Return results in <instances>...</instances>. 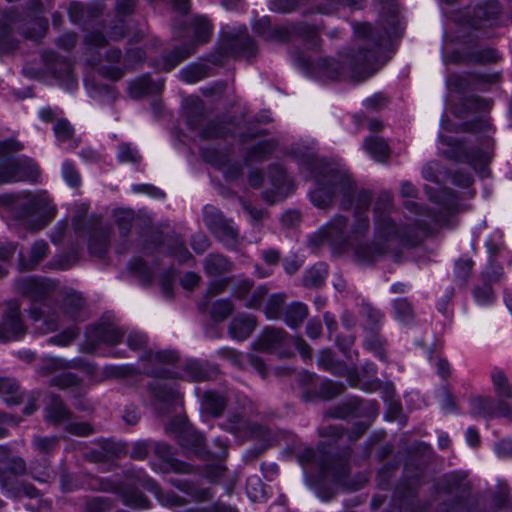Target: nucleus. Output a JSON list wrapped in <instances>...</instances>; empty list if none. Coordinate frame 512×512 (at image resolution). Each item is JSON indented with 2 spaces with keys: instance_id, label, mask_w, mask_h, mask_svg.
<instances>
[{
  "instance_id": "nucleus-56",
  "label": "nucleus",
  "mask_w": 512,
  "mask_h": 512,
  "mask_svg": "<svg viewBox=\"0 0 512 512\" xmlns=\"http://www.w3.org/2000/svg\"><path fill=\"white\" fill-rule=\"evenodd\" d=\"M87 61L91 64V65H99V73L101 75H103L104 77L106 78H109L111 80H118L120 79L123 74H124V71L121 70L120 68H117V67H109L107 65H104V64H100L99 60L97 58H88Z\"/></svg>"
},
{
  "instance_id": "nucleus-37",
  "label": "nucleus",
  "mask_w": 512,
  "mask_h": 512,
  "mask_svg": "<svg viewBox=\"0 0 512 512\" xmlns=\"http://www.w3.org/2000/svg\"><path fill=\"white\" fill-rule=\"evenodd\" d=\"M225 404V399L221 395L209 391L204 394L201 407L204 412L217 417L222 413Z\"/></svg>"
},
{
  "instance_id": "nucleus-48",
  "label": "nucleus",
  "mask_w": 512,
  "mask_h": 512,
  "mask_svg": "<svg viewBox=\"0 0 512 512\" xmlns=\"http://www.w3.org/2000/svg\"><path fill=\"white\" fill-rule=\"evenodd\" d=\"M194 35L197 43H205L208 41L212 27L204 16H197L193 20Z\"/></svg>"
},
{
  "instance_id": "nucleus-39",
  "label": "nucleus",
  "mask_w": 512,
  "mask_h": 512,
  "mask_svg": "<svg viewBox=\"0 0 512 512\" xmlns=\"http://www.w3.org/2000/svg\"><path fill=\"white\" fill-rule=\"evenodd\" d=\"M48 244L44 240L36 241L31 247L30 256L27 262L21 260V266L25 269H33L48 254Z\"/></svg>"
},
{
  "instance_id": "nucleus-47",
  "label": "nucleus",
  "mask_w": 512,
  "mask_h": 512,
  "mask_svg": "<svg viewBox=\"0 0 512 512\" xmlns=\"http://www.w3.org/2000/svg\"><path fill=\"white\" fill-rule=\"evenodd\" d=\"M318 365L326 371H330L334 374H343L346 370L344 365L334 360L333 354L330 350H323L320 352L318 357Z\"/></svg>"
},
{
  "instance_id": "nucleus-50",
  "label": "nucleus",
  "mask_w": 512,
  "mask_h": 512,
  "mask_svg": "<svg viewBox=\"0 0 512 512\" xmlns=\"http://www.w3.org/2000/svg\"><path fill=\"white\" fill-rule=\"evenodd\" d=\"M246 493L254 502L261 501L265 498L264 485L258 476H251L247 479Z\"/></svg>"
},
{
  "instance_id": "nucleus-43",
  "label": "nucleus",
  "mask_w": 512,
  "mask_h": 512,
  "mask_svg": "<svg viewBox=\"0 0 512 512\" xmlns=\"http://www.w3.org/2000/svg\"><path fill=\"white\" fill-rule=\"evenodd\" d=\"M276 147V143L272 140H262L255 143L247 154L249 161H262Z\"/></svg>"
},
{
  "instance_id": "nucleus-16",
  "label": "nucleus",
  "mask_w": 512,
  "mask_h": 512,
  "mask_svg": "<svg viewBox=\"0 0 512 512\" xmlns=\"http://www.w3.org/2000/svg\"><path fill=\"white\" fill-rule=\"evenodd\" d=\"M252 288V280L241 278L235 282L232 294L236 299L243 300L246 308L258 309L268 293V288L260 285L251 293Z\"/></svg>"
},
{
  "instance_id": "nucleus-20",
  "label": "nucleus",
  "mask_w": 512,
  "mask_h": 512,
  "mask_svg": "<svg viewBox=\"0 0 512 512\" xmlns=\"http://www.w3.org/2000/svg\"><path fill=\"white\" fill-rule=\"evenodd\" d=\"M149 390L156 403L164 407H171L180 402V395L174 380L156 378L149 384Z\"/></svg>"
},
{
  "instance_id": "nucleus-14",
  "label": "nucleus",
  "mask_w": 512,
  "mask_h": 512,
  "mask_svg": "<svg viewBox=\"0 0 512 512\" xmlns=\"http://www.w3.org/2000/svg\"><path fill=\"white\" fill-rule=\"evenodd\" d=\"M6 306L7 309L0 323V340L2 341L16 339L25 332L20 316V304L15 300H10Z\"/></svg>"
},
{
  "instance_id": "nucleus-52",
  "label": "nucleus",
  "mask_w": 512,
  "mask_h": 512,
  "mask_svg": "<svg viewBox=\"0 0 512 512\" xmlns=\"http://www.w3.org/2000/svg\"><path fill=\"white\" fill-rule=\"evenodd\" d=\"M426 192L427 194L429 195L430 199L435 202V203H439L440 205L443 206V208L446 210V211H451L455 208V205H456V196L454 195V193H452L450 190L448 189H442L440 192H439V195L438 196H434L431 194V191L429 188H426Z\"/></svg>"
},
{
  "instance_id": "nucleus-8",
  "label": "nucleus",
  "mask_w": 512,
  "mask_h": 512,
  "mask_svg": "<svg viewBox=\"0 0 512 512\" xmlns=\"http://www.w3.org/2000/svg\"><path fill=\"white\" fill-rule=\"evenodd\" d=\"M204 223L226 247L236 248L239 242L238 230L234 227L233 222L226 219L217 208L213 206L204 208Z\"/></svg>"
},
{
  "instance_id": "nucleus-30",
  "label": "nucleus",
  "mask_w": 512,
  "mask_h": 512,
  "mask_svg": "<svg viewBox=\"0 0 512 512\" xmlns=\"http://www.w3.org/2000/svg\"><path fill=\"white\" fill-rule=\"evenodd\" d=\"M201 309H206L215 322H223L234 311V304L230 299H219L208 306H201Z\"/></svg>"
},
{
  "instance_id": "nucleus-53",
  "label": "nucleus",
  "mask_w": 512,
  "mask_h": 512,
  "mask_svg": "<svg viewBox=\"0 0 512 512\" xmlns=\"http://www.w3.org/2000/svg\"><path fill=\"white\" fill-rule=\"evenodd\" d=\"M359 407L360 401L358 399H351L343 405L331 410L329 415L333 418H346L358 414Z\"/></svg>"
},
{
  "instance_id": "nucleus-15",
  "label": "nucleus",
  "mask_w": 512,
  "mask_h": 512,
  "mask_svg": "<svg viewBox=\"0 0 512 512\" xmlns=\"http://www.w3.org/2000/svg\"><path fill=\"white\" fill-rule=\"evenodd\" d=\"M123 335L124 333L113 323H100L91 326L86 331L87 347L85 351H93L99 343L117 344Z\"/></svg>"
},
{
  "instance_id": "nucleus-1",
  "label": "nucleus",
  "mask_w": 512,
  "mask_h": 512,
  "mask_svg": "<svg viewBox=\"0 0 512 512\" xmlns=\"http://www.w3.org/2000/svg\"><path fill=\"white\" fill-rule=\"evenodd\" d=\"M392 209V195L382 192L374 204V233L371 243H360L370 230L366 214L357 211L349 225L350 246H353L355 259L361 264H371L387 255L398 242L409 241L411 228L398 226L389 216Z\"/></svg>"
},
{
  "instance_id": "nucleus-25",
  "label": "nucleus",
  "mask_w": 512,
  "mask_h": 512,
  "mask_svg": "<svg viewBox=\"0 0 512 512\" xmlns=\"http://www.w3.org/2000/svg\"><path fill=\"white\" fill-rule=\"evenodd\" d=\"M164 81L153 82L148 75L141 76L130 83L128 91L132 98H140L146 94L159 93Z\"/></svg>"
},
{
  "instance_id": "nucleus-26",
  "label": "nucleus",
  "mask_w": 512,
  "mask_h": 512,
  "mask_svg": "<svg viewBox=\"0 0 512 512\" xmlns=\"http://www.w3.org/2000/svg\"><path fill=\"white\" fill-rule=\"evenodd\" d=\"M308 313V307L304 303L295 301L284 308L281 319L290 328H297L308 317Z\"/></svg>"
},
{
  "instance_id": "nucleus-60",
  "label": "nucleus",
  "mask_w": 512,
  "mask_h": 512,
  "mask_svg": "<svg viewBox=\"0 0 512 512\" xmlns=\"http://www.w3.org/2000/svg\"><path fill=\"white\" fill-rule=\"evenodd\" d=\"M225 127L222 123L217 121H211L207 124V126L201 131V136L204 139H212L217 137H222L226 134Z\"/></svg>"
},
{
  "instance_id": "nucleus-4",
  "label": "nucleus",
  "mask_w": 512,
  "mask_h": 512,
  "mask_svg": "<svg viewBox=\"0 0 512 512\" xmlns=\"http://www.w3.org/2000/svg\"><path fill=\"white\" fill-rule=\"evenodd\" d=\"M249 184L253 188L263 187V199L273 204L285 199L293 192V182L287 177L285 170L280 166H272L269 169L267 177L257 171H251L249 174Z\"/></svg>"
},
{
  "instance_id": "nucleus-24",
  "label": "nucleus",
  "mask_w": 512,
  "mask_h": 512,
  "mask_svg": "<svg viewBox=\"0 0 512 512\" xmlns=\"http://www.w3.org/2000/svg\"><path fill=\"white\" fill-rule=\"evenodd\" d=\"M195 44H186L176 47L171 53L164 55L155 66L159 71L169 72L174 69L183 60L195 53Z\"/></svg>"
},
{
  "instance_id": "nucleus-18",
  "label": "nucleus",
  "mask_w": 512,
  "mask_h": 512,
  "mask_svg": "<svg viewBox=\"0 0 512 512\" xmlns=\"http://www.w3.org/2000/svg\"><path fill=\"white\" fill-rule=\"evenodd\" d=\"M57 288L55 281L33 277L21 278L17 281V289L33 301H42L49 297Z\"/></svg>"
},
{
  "instance_id": "nucleus-3",
  "label": "nucleus",
  "mask_w": 512,
  "mask_h": 512,
  "mask_svg": "<svg viewBox=\"0 0 512 512\" xmlns=\"http://www.w3.org/2000/svg\"><path fill=\"white\" fill-rule=\"evenodd\" d=\"M315 180L317 188L310 194L311 201L315 206L327 208L334 197L342 195V208H350L356 188L345 171L339 168L324 166L318 172Z\"/></svg>"
},
{
  "instance_id": "nucleus-9",
  "label": "nucleus",
  "mask_w": 512,
  "mask_h": 512,
  "mask_svg": "<svg viewBox=\"0 0 512 512\" xmlns=\"http://www.w3.org/2000/svg\"><path fill=\"white\" fill-rule=\"evenodd\" d=\"M39 176L36 164L29 158H10L0 164V185L35 181Z\"/></svg>"
},
{
  "instance_id": "nucleus-41",
  "label": "nucleus",
  "mask_w": 512,
  "mask_h": 512,
  "mask_svg": "<svg viewBox=\"0 0 512 512\" xmlns=\"http://www.w3.org/2000/svg\"><path fill=\"white\" fill-rule=\"evenodd\" d=\"M327 268L324 264H317L311 267L303 278L306 287H320L326 278Z\"/></svg>"
},
{
  "instance_id": "nucleus-45",
  "label": "nucleus",
  "mask_w": 512,
  "mask_h": 512,
  "mask_svg": "<svg viewBox=\"0 0 512 512\" xmlns=\"http://www.w3.org/2000/svg\"><path fill=\"white\" fill-rule=\"evenodd\" d=\"M471 411L474 415L482 417L496 416V408L493 407V400L490 398L477 397L471 401Z\"/></svg>"
},
{
  "instance_id": "nucleus-40",
  "label": "nucleus",
  "mask_w": 512,
  "mask_h": 512,
  "mask_svg": "<svg viewBox=\"0 0 512 512\" xmlns=\"http://www.w3.org/2000/svg\"><path fill=\"white\" fill-rule=\"evenodd\" d=\"M364 147L377 161H383L388 156V145L382 138L369 137L365 140Z\"/></svg>"
},
{
  "instance_id": "nucleus-46",
  "label": "nucleus",
  "mask_w": 512,
  "mask_h": 512,
  "mask_svg": "<svg viewBox=\"0 0 512 512\" xmlns=\"http://www.w3.org/2000/svg\"><path fill=\"white\" fill-rule=\"evenodd\" d=\"M168 252L180 263H187L188 261L193 260V256L186 248L184 241L179 238L170 240L168 244Z\"/></svg>"
},
{
  "instance_id": "nucleus-28",
  "label": "nucleus",
  "mask_w": 512,
  "mask_h": 512,
  "mask_svg": "<svg viewBox=\"0 0 512 512\" xmlns=\"http://www.w3.org/2000/svg\"><path fill=\"white\" fill-rule=\"evenodd\" d=\"M202 154L207 162L219 166L227 178L234 179L241 173L239 166L229 165L226 157L217 151L205 149Z\"/></svg>"
},
{
  "instance_id": "nucleus-55",
  "label": "nucleus",
  "mask_w": 512,
  "mask_h": 512,
  "mask_svg": "<svg viewBox=\"0 0 512 512\" xmlns=\"http://www.w3.org/2000/svg\"><path fill=\"white\" fill-rule=\"evenodd\" d=\"M33 445L37 451L42 454L51 453L58 445L57 437H40L36 436L33 439Z\"/></svg>"
},
{
  "instance_id": "nucleus-57",
  "label": "nucleus",
  "mask_w": 512,
  "mask_h": 512,
  "mask_svg": "<svg viewBox=\"0 0 512 512\" xmlns=\"http://www.w3.org/2000/svg\"><path fill=\"white\" fill-rule=\"evenodd\" d=\"M344 386L330 380L324 381L319 389V394L324 399H332L342 393Z\"/></svg>"
},
{
  "instance_id": "nucleus-13",
  "label": "nucleus",
  "mask_w": 512,
  "mask_h": 512,
  "mask_svg": "<svg viewBox=\"0 0 512 512\" xmlns=\"http://www.w3.org/2000/svg\"><path fill=\"white\" fill-rule=\"evenodd\" d=\"M288 334L282 328L266 327L254 342L256 350L275 352L280 356H288L287 346L290 342Z\"/></svg>"
},
{
  "instance_id": "nucleus-62",
  "label": "nucleus",
  "mask_w": 512,
  "mask_h": 512,
  "mask_svg": "<svg viewBox=\"0 0 512 512\" xmlns=\"http://www.w3.org/2000/svg\"><path fill=\"white\" fill-rule=\"evenodd\" d=\"M19 22V17L15 14H6L0 22V42H2L11 32L12 28Z\"/></svg>"
},
{
  "instance_id": "nucleus-63",
  "label": "nucleus",
  "mask_w": 512,
  "mask_h": 512,
  "mask_svg": "<svg viewBox=\"0 0 512 512\" xmlns=\"http://www.w3.org/2000/svg\"><path fill=\"white\" fill-rule=\"evenodd\" d=\"M62 174H63L65 181L71 187H77L80 185V182H81L80 175L71 163L66 162L63 164Z\"/></svg>"
},
{
  "instance_id": "nucleus-51",
  "label": "nucleus",
  "mask_w": 512,
  "mask_h": 512,
  "mask_svg": "<svg viewBox=\"0 0 512 512\" xmlns=\"http://www.w3.org/2000/svg\"><path fill=\"white\" fill-rule=\"evenodd\" d=\"M114 217L120 233L126 236L134 220V212L131 209H116L114 211Z\"/></svg>"
},
{
  "instance_id": "nucleus-44",
  "label": "nucleus",
  "mask_w": 512,
  "mask_h": 512,
  "mask_svg": "<svg viewBox=\"0 0 512 512\" xmlns=\"http://www.w3.org/2000/svg\"><path fill=\"white\" fill-rule=\"evenodd\" d=\"M54 73L57 78L64 82V86L68 90H72L77 85L76 79L73 75L72 65L70 62L62 61L54 66Z\"/></svg>"
},
{
  "instance_id": "nucleus-2",
  "label": "nucleus",
  "mask_w": 512,
  "mask_h": 512,
  "mask_svg": "<svg viewBox=\"0 0 512 512\" xmlns=\"http://www.w3.org/2000/svg\"><path fill=\"white\" fill-rule=\"evenodd\" d=\"M3 210L15 224L27 230L45 228L55 217L57 208L45 191H25L0 196Z\"/></svg>"
},
{
  "instance_id": "nucleus-49",
  "label": "nucleus",
  "mask_w": 512,
  "mask_h": 512,
  "mask_svg": "<svg viewBox=\"0 0 512 512\" xmlns=\"http://www.w3.org/2000/svg\"><path fill=\"white\" fill-rule=\"evenodd\" d=\"M396 317L403 323H409L414 317V311L406 298H398L393 302Z\"/></svg>"
},
{
  "instance_id": "nucleus-11",
  "label": "nucleus",
  "mask_w": 512,
  "mask_h": 512,
  "mask_svg": "<svg viewBox=\"0 0 512 512\" xmlns=\"http://www.w3.org/2000/svg\"><path fill=\"white\" fill-rule=\"evenodd\" d=\"M440 141L447 146V158L470 164L474 169L482 168L488 162V155L480 149L469 151L466 142L440 135Z\"/></svg>"
},
{
  "instance_id": "nucleus-64",
  "label": "nucleus",
  "mask_w": 512,
  "mask_h": 512,
  "mask_svg": "<svg viewBox=\"0 0 512 512\" xmlns=\"http://www.w3.org/2000/svg\"><path fill=\"white\" fill-rule=\"evenodd\" d=\"M112 508L108 498H95L87 505V512H109Z\"/></svg>"
},
{
  "instance_id": "nucleus-5",
  "label": "nucleus",
  "mask_w": 512,
  "mask_h": 512,
  "mask_svg": "<svg viewBox=\"0 0 512 512\" xmlns=\"http://www.w3.org/2000/svg\"><path fill=\"white\" fill-rule=\"evenodd\" d=\"M254 31L267 41H288L292 36H299L308 41L311 47L316 48L320 45L317 28L307 23L289 24L283 26L271 27L268 18H262L255 22Z\"/></svg>"
},
{
  "instance_id": "nucleus-33",
  "label": "nucleus",
  "mask_w": 512,
  "mask_h": 512,
  "mask_svg": "<svg viewBox=\"0 0 512 512\" xmlns=\"http://www.w3.org/2000/svg\"><path fill=\"white\" fill-rule=\"evenodd\" d=\"M154 452L164 461L169 463L175 472L188 474L193 470L192 466L189 464L172 459L170 447L165 443H156L154 445Z\"/></svg>"
},
{
  "instance_id": "nucleus-19",
  "label": "nucleus",
  "mask_w": 512,
  "mask_h": 512,
  "mask_svg": "<svg viewBox=\"0 0 512 512\" xmlns=\"http://www.w3.org/2000/svg\"><path fill=\"white\" fill-rule=\"evenodd\" d=\"M364 47H366L364 44H359L360 51L356 55L347 56L344 60V65L349 67L353 77L358 81L366 79L374 72L371 68L376 61V51L363 52Z\"/></svg>"
},
{
  "instance_id": "nucleus-23",
  "label": "nucleus",
  "mask_w": 512,
  "mask_h": 512,
  "mask_svg": "<svg viewBox=\"0 0 512 512\" xmlns=\"http://www.w3.org/2000/svg\"><path fill=\"white\" fill-rule=\"evenodd\" d=\"M257 326L256 317L250 314H239L229 325V335L238 341L247 339Z\"/></svg>"
},
{
  "instance_id": "nucleus-21",
  "label": "nucleus",
  "mask_w": 512,
  "mask_h": 512,
  "mask_svg": "<svg viewBox=\"0 0 512 512\" xmlns=\"http://www.w3.org/2000/svg\"><path fill=\"white\" fill-rule=\"evenodd\" d=\"M397 19L393 15L391 19L388 21V27H383V33L380 31H376L370 24L368 23H359L354 26L355 34L357 35L359 40L362 41H370L373 46H380L381 41L384 39H390L391 37L397 34Z\"/></svg>"
},
{
  "instance_id": "nucleus-54",
  "label": "nucleus",
  "mask_w": 512,
  "mask_h": 512,
  "mask_svg": "<svg viewBox=\"0 0 512 512\" xmlns=\"http://www.w3.org/2000/svg\"><path fill=\"white\" fill-rule=\"evenodd\" d=\"M423 177L431 182L439 183L443 178L448 177L447 172L440 170V165L435 162L427 163L422 170Z\"/></svg>"
},
{
  "instance_id": "nucleus-32",
  "label": "nucleus",
  "mask_w": 512,
  "mask_h": 512,
  "mask_svg": "<svg viewBox=\"0 0 512 512\" xmlns=\"http://www.w3.org/2000/svg\"><path fill=\"white\" fill-rule=\"evenodd\" d=\"M286 298L287 296L284 293H275L269 296L263 308V312L269 320L282 318Z\"/></svg>"
},
{
  "instance_id": "nucleus-36",
  "label": "nucleus",
  "mask_w": 512,
  "mask_h": 512,
  "mask_svg": "<svg viewBox=\"0 0 512 512\" xmlns=\"http://www.w3.org/2000/svg\"><path fill=\"white\" fill-rule=\"evenodd\" d=\"M179 75L186 83H196L209 76V67L203 63H193L183 68Z\"/></svg>"
},
{
  "instance_id": "nucleus-34",
  "label": "nucleus",
  "mask_w": 512,
  "mask_h": 512,
  "mask_svg": "<svg viewBox=\"0 0 512 512\" xmlns=\"http://www.w3.org/2000/svg\"><path fill=\"white\" fill-rule=\"evenodd\" d=\"M492 383L499 401L512 398V386L503 371L495 369L492 372Z\"/></svg>"
},
{
  "instance_id": "nucleus-27",
  "label": "nucleus",
  "mask_w": 512,
  "mask_h": 512,
  "mask_svg": "<svg viewBox=\"0 0 512 512\" xmlns=\"http://www.w3.org/2000/svg\"><path fill=\"white\" fill-rule=\"evenodd\" d=\"M204 272L208 276H220L232 269V263L221 254H209L203 263Z\"/></svg>"
},
{
  "instance_id": "nucleus-38",
  "label": "nucleus",
  "mask_w": 512,
  "mask_h": 512,
  "mask_svg": "<svg viewBox=\"0 0 512 512\" xmlns=\"http://www.w3.org/2000/svg\"><path fill=\"white\" fill-rule=\"evenodd\" d=\"M110 243V230L105 229L95 232L89 240L90 252L96 256H103Z\"/></svg>"
},
{
  "instance_id": "nucleus-6",
  "label": "nucleus",
  "mask_w": 512,
  "mask_h": 512,
  "mask_svg": "<svg viewBox=\"0 0 512 512\" xmlns=\"http://www.w3.org/2000/svg\"><path fill=\"white\" fill-rule=\"evenodd\" d=\"M69 367V362L64 359H50L40 368V373L44 376L52 375L51 386L69 390L75 397L82 396L86 389L74 373L67 371Z\"/></svg>"
},
{
  "instance_id": "nucleus-58",
  "label": "nucleus",
  "mask_w": 512,
  "mask_h": 512,
  "mask_svg": "<svg viewBox=\"0 0 512 512\" xmlns=\"http://www.w3.org/2000/svg\"><path fill=\"white\" fill-rule=\"evenodd\" d=\"M78 335V330L76 328H68L63 332L52 336L48 339L49 344H56L61 346L69 345Z\"/></svg>"
},
{
  "instance_id": "nucleus-22",
  "label": "nucleus",
  "mask_w": 512,
  "mask_h": 512,
  "mask_svg": "<svg viewBox=\"0 0 512 512\" xmlns=\"http://www.w3.org/2000/svg\"><path fill=\"white\" fill-rule=\"evenodd\" d=\"M30 316L34 322L39 323L37 329L42 333L53 332L60 326L58 314L52 312L51 307L46 303L40 307H32Z\"/></svg>"
},
{
  "instance_id": "nucleus-17",
  "label": "nucleus",
  "mask_w": 512,
  "mask_h": 512,
  "mask_svg": "<svg viewBox=\"0 0 512 512\" xmlns=\"http://www.w3.org/2000/svg\"><path fill=\"white\" fill-rule=\"evenodd\" d=\"M297 61L309 74L321 80H334L344 67L333 58H321L312 62L309 59L299 57Z\"/></svg>"
},
{
  "instance_id": "nucleus-61",
  "label": "nucleus",
  "mask_w": 512,
  "mask_h": 512,
  "mask_svg": "<svg viewBox=\"0 0 512 512\" xmlns=\"http://www.w3.org/2000/svg\"><path fill=\"white\" fill-rule=\"evenodd\" d=\"M54 132L58 140L66 141L72 137L74 129L67 120L60 119L54 125Z\"/></svg>"
},
{
  "instance_id": "nucleus-31",
  "label": "nucleus",
  "mask_w": 512,
  "mask_h": 512,
  "mask_svg": "<svg viewBox=\"0 0 512 512\" xmlns=\"http://www.w3.org/2000/svg\"><path fill=\"white\" fill-rule=\"evenodd\" d=\"M0 397L7 404H19L22 400V394L17 381L11 378H1Z\"/></svg>"
},
{
  "instance_id": "nucleus-59",
  "label": "nucleus",
  "mask_w": 512,
  "mask_h": 512,
  "mask_svg": "<svg viewBox=\"0 0 512 512\" xmlns=\"http://www.w3.org/2000/svg\"><path fill=\"white\" fill-rule=\"evenodd\" d=\"M404 205L407 209L414 211L415 214H417L419 216H425L433 222L438 223L442 220L441 216L438 213H436L430 209L424 208L422 206H419L417 203H415L412 200L405 201Z\"/></svg>"
},
{
  "instance_id": "nucleus-42",
  "label": "nucleus",
  "mask_w": 512,
  "mask_h": 512,
  "mask_svg": "<svg viewBox=\"0 0 512 512\" xmlns=\"http://www.w3.org/2000/svg\"><path fill=\"white\" fill-rule=\"evenodd\" d=\"M84 305L82 297L77 293H71L66 295L63 300V315L70 320H74L78 315V312Z\"/></svg>"
},
{
  "instance_id": "nucleus-10",
  "label": "nucleus",
  "mask_w": 512,
  "mask_h": 512,
  "mask_svg": "<svg viewBox=\"0 0 512 512\" xmlns=\"http://www.w3.org/2000/svg\"><path fill=\"white\" fill-rule=\"evenodd\" d=\"M221 50L225 55L249 58L254 55L256 46L246 28H228L222 32Z\"/></svg>"
},
{
  "instance_id": "nucleus-29",
  "label": "nucleus",
  "mask_w": 512,
  "mask_h": 512,
  "mask_svg": "<svg viewBox=\"0 0 512 512\" xmlns=\"http://www.w3.org/2000/svg\"><path fill=\"white\" fill-rule=\"evenodd\" d=\"M186 377L192 381H205L211 379L217 374L214 367L203 364L198 361H191L184 368Z\"/></svg>"
},
{
  "instance_id": "nucleus-35",
  "label": "nucleus",
  "mask_w": 512,
  "mask_h": 512,
  "mask_svg": "<svg viewBox=\"0 0 512 512\" xmlns=\"http://www.w3.org/2000/svg\"><path fill=\"white\" fill-rule=\"evenodd\" d=\"M46 411L47 419L55 423H61L70 416V412L67 410L64 403L56 395H51Z\"/></svg>"
},
{
  "instance_id": "nucleus-7",
  "label": "nucleus",
  "mask_w": 512,
  "mask_h": 512,
  "mask_svg": "<svg viewBox=\"0 0 512 512\" xmlns=\"http://www.w3.org/2000/svg\"><path fill=\"white\" fill-rule=\"evenodd\" d=\"M325 242L341 248L350 246L347 218L336 215L309 238V244L312 247H318Z\"/></svg>"
},
{
  "instance_id": "nucleus-12",
  "label": "nucleus",
  "mask_w": 512,
  "mask_h": 512,
  "mask_svg": "<svg viewBox=\"0 0 512 512\" xmlns=\"http://www.w3.org/2000/svg\"><path fill=\"white\" fill-rule=\"evenodd\" d=\"M499 13L500 6L498 2L488 0L463 12L460 23L463 26H470L474 29L484 28L492 25Z\"/></svg>"
}]
</instances>
